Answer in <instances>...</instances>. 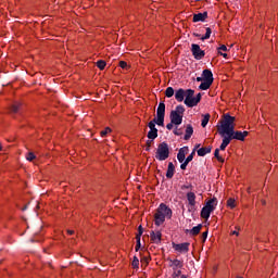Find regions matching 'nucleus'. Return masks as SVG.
I'll return each instance as SVG.
<instances>
[{
  "mask_svg": "<svg viewBox=\"0 0 278 278\" xmlns=\"http://www.w3.org/2000/svg\"><path fill=\"white\" fill-rule=\"evenodd\" d=\"M236 129V117L224 114L222 119L219 121V124L217 125V134L223 137V140L225 138H229L230 134Z\"/></svg>",
  "mask_w": 278,
  "mask_h": 278,
  "instance_id": "obj_1",
  "label": "nucleus"
},
{
  "mask_svg": "<svg viewBox=\"0 0 278 278\" xmlns=\"http://www.w3.org/2000/svg\"><path fill=\"white\" fill-rule=\"evenodd\" d=\"M170 216H173V211L167 207L166 204H160L154 214V225H156V227L164 225L166 218H170Z\"/></svg>",
  "mask_w": 278,
  "mask_h": 278,
  "instance_id": "obj_2",
  "label": "nucleus"
},
{
  "mask_svg": "<svg viewBox=\"0 0 278 278\" xmlns=\"http://www.w3.org/2000/svg\"><path fill=\"white\" fill-rule=\"evenodd\" d=\"M247 136H249V131L247 130L240 131L235 129L229 135V137H225V139H223L222 144L219 147L220 151H225L227 147H229V143L231 142V140H240L241 142H244V138H247Z\"/></svg>",
  "mask_w": 278,
  "mask_h": 278,
  "instance_id": "obj_3",
  "label": "nucleus"
},
{
  "mask_svg": "<svg viewBox=\"0 0 278 278\" xmlns=\"http://www.w3.org/2000/svg\"><path fill=\"white\" fill-rule=\"evenodd\" d=\"M166 113V104H164V102H160L157 110H156V119L154 118L153 121H151L148 124V127L150 128V130H155L157 128H155V123L159 126H163L164 125V116Z\"/></svg>",
  "mask_w": 278,
  "mask_h": 278,
  "instance_id": "obj_4",
  "label": "nucleus"
},
{
  "mask_svg": "<svg viewBox=\"0 0 278 278\" xmlns=\"http://www.w3.org/2000/svg\"><path fill=\"white\" fill-rule=\"evenodd\" d=\"M216 205H218V200H216V198L208 200L201 211V218L207 220L212 212L216 210Z\"/></svg>",
  "mask_w": 278,
  "mask_h": 278,
  "instance_id": "obj_5",
  "label": "nucleus"
},
{
  "mask_svg": "<svg viewBox=\"0 0 278 278\" xmlns=\"http://www.w3.org/2000/svg\"><path fill=\"white\" fill-rule=\"evenodd\" d=\"M184 112H186L184 105H177L176 109L170 112V123L174 125H181V123H184Z\"/></svg>",
  "mask_w": 278,
  "mask_h": 278,
  "instance_id": "obj_6",
  "label": "nucleus"
},
{
  "mask_svg": "<svg viewBox=\"0 0 278 278\" xmlns=\"http://www.w3.org/2000/svg\"><path fill=\"white\" fill-rule=\"evenodd\" d=\"M168 155H170L168 144L166 142L159 144L155 153L156 160H159V162H164V160H168Z\"/></svg>",
  "mask_w": 278,
  "mask_h": 278,
  "instance_id": "obj_7",
  "label": "nucleus"
},
{
  "mask_svg": "<svg viewBox=\"0 0 278 278\" xmlns=\"http://www.w3.org/2000/svg\"><path fill=\"white\" fill-rule=\"evenodd\" d=\"M185 105H187V108H194L199 105V99L194 97V90L187 89V98L185 99Z\"/></svg>",
  "mask_w": 278,
  "mask_h": 278,
  "instance_id": "obj_8",
  "label": "nucleus"
},
{
  "mask_svg": "<svg viewBox=\"0 0 278 278\" xmlns=\"http://www.w3.org/2000/svg\"><path fill=\"white\" fill-rule=\"evenodd\" d=\"M191 53L195 60H203L205 58V51L201 50V47L197 43L191 46Z\"/></svg>",
  "mask_w": 278,
  "mask_h": 278,
  "instance_id": "obj_9",
  "label": "nucleus"
},
{
  "mask_svg": "<svg viewBox=\"0 0 278 278\" xmlns=\"http://www.w3.org/2000/svg\"><path fill=\"white\" fill-rule=\"evenodd\" d=\"M173 249L177 253H188L190 251V243L185 242V243H173Z\"/></svg>",
  "mask_w": 278,
  "mask_h": 278,
  "instance_id": "obj_10",
  "label": "nucleus"
},
{
  "mask_svg": "<svg viewBox=\"0 0 278 278\" xmlns=\"http://www.w3.org/2000/svg\"><path fill=\"white\" fill-rule=\"evenodd\" d=\"M150 240L153 244H160L162 242V231L160 230H152L150 232Z\"/></svg>",
  "mask_w": 278,
  "mask_h": 278,
  "instance_id": "obj_11",
  "label": "nucleus"
},
{
  "mask_svg": "<svg viewBox=\"0 0 278 278\" xmlns=\"http://www.w3.org/2000/svg\"><path fill=\"white\" fill-rule=\"evenodd\" d=\"M187 200H188L190 210H194V206L197 205V194H194V192H188Z\"/></svg>",
  "mask_w": 278,
  "mask_h": 278,
  "instance_id": "obj_12",
  "label": "nucleus"
},
{
  "mask_svg": "<svg viewBox=\"0 0 278 278\" xmlns=\"http://www.w3.org/2000/svg\"><path fill=\"white\" fill-rule=\"evenodd\" d=\"M187 94H188V90L178 89V90L175 92V99H176V101H178L179 103H181V101H184V99L187 98Z\"/></svg>",
  "mask_w": 278,
  "mask_h": 278,
  "instance_id": "obj_13",
  "label": "nucleus"
},
{
  "mask_svg": "<svg viewBox=\"0 0 278 278\" xmlns=\"http://www.w3.org/2000/svg\"><path fill=\"white\" fill-rule=\"evenodd\" d=\"M169 266L173 270H179V268H184V261H179L177 258L169 260Z\"/></svg>",
  "mask_w": 278,
  "mask_h": 278,
  "instance_id": "obj_14",
  "label": "nucleus"
},
{
  "mask_svg": "<svg viewBox=\"0 0 278 278\" xmlns=\"http://www.w3.org/2000/svg\"><path fill=\"white\" fill-rule=\"evenodd\" d=\"M186 155H188V148H181L177 154V160L180 162V164H184L186 161Z\"/></svg>",
  "mask_w": 278,
  "mask_h": 278,
  "instance_id": "obj_15",
  "label": "nucleus"
},
{
  "mask_svg": "<svg viewBox=\"0 0 278 278\" xmlns=\"http://www.w3.org/2000/svg\"><path fill=\"white\" fill-rule=\"evenodd\" d=\"M203 81H211L214 84V74H212V71L204 70L202 73Z\"/></svg>",
  "mask_w": 278,
  "mask_h": 278,
  "instance_id": "obj_16",
  "label": "nucleus"
},
{
  "mask_svg": "<svg viewBox=\"0 0 278 278\" xmlns=\"http://www.w3.org/2000/svg\"><path fill=\"white\" fill-rule=\"evenodd\" d=\"M207 18V12L198 13L193 15V23H199L200 21H205Z\"/></svg>",
  "mask_w": 278,
  "mask_h": 278,
  "instance_id": "obj_17",
  "label": "nucleus"
},
{
  "mask_svg": "<svg viewBox=\"0 0 278 278\" xmlns=\"http://www.w3.org/2000/svg\"><path fill=\"white\" fill-rule=\"evenodd\" d=\"M175 175V165L173 162L168 163L166 177L167 179H173V176Z\"/></svg>",
  "mask_w": 278,
  "mask_h": 278,
  "instance_id": "obj_18",
  "label": "nucleus"
},
{
  "mask_svg": "<svg viewBox=\"0 0 278 278\" xmlns=\"http://www.w3.org/2000/svg\"><path fill=\"white\" fill-rule=\"evenodd\" d=\"M194 160V151L185 160V162L180 165L181 170H186L188 164Z\"/></svg>",
  "mask_w": 278,
  "mask_h": 278,
  "instance_id": "obj_19",
  "label": "nucleus"
},
{
  "mask_svg": "<svg viewBox=\"0 0 278 278\" xmlns=\"http://www.w3.org/2000/svg\"><path fill=\"white\" fill-rule=\"evenodd\" d=\"M193 134H194V128H192V125H187L185 140H190Z\"/></svg>",
  "mask_w": 278,
  "mask_h": 278,
  "instance_id": "obj_20",
  "label": "nucleus"
},
{
  "mask_svg": "<svg viewBox=\"0 0 278 278\" xmlns=\"http://www.w3.org/2000/svg\"><path fill=\"white\" fill-rule=\"evenodd\" d=\"M207 153H212V148H201L198 150V155L200 157H203L204 155H207Z\"/></svg>",
  "mask_w": 278,
  "mask_h": 278,
  "instance_id": "obj_21",
  "label": "nucleus"
},
{
  "mask_svg": "<svg viewBox=\"0 0 278 278\" xmlns=\"http://www.w3.org/2000/svg\"><path fill=\"white\" fill-rule=\"evenodd\" d=\"M210 86H212V80H203L200 85V90H208Z\"/></svg>",
  "mask_w": 278,
  "mask_h": 278,
  "instance_id": "obj_22",
  "label": "nucleus"
},
{
  "mask_svg": "<svg viewBox=\"0 0 278 278\" xmlns=\"http://www.w3.org/2000/svg\"><path fill=\"white\" fill-rule=\"evenodd\" d=\"M202 225H198L190 230L191 236H199L201 233Z\"/></svg>",
  "mask_w": 278,
  "mask_h": 278,
  "instance_id": "obj_23",
  "label": "nucleus"
},
{
  "mask_svg": "<svg viewBox=\"0 0 278 278\" xmlns=\"http://www.w3.org/2000/svg\"><path fill=\"white\" fill-rule=\"evenodd\" d=\"M172 278H188V276L186 275H181V270L180 269H174V273L172 275Z\"/></svg>",
  "mask_w": 278,
  "mask_h": 278,
  "instance_id": "obj_24",
  "label": "nucleus"
},
{
  "mask_svg": "<svg viewBox=\"0 0 278 278\" xmlns=\"http://www.w3.org/2000/svg\"><path fill=\"white\" fill-rule=\"evenodd\" d=\"M237 205L236 199L230 198L227 200V207H230V210H233Z\"/></svg>",
  "mask_w": 278,
  "mask_h": 278,
  "instance_id": "obj_25",
  "label": "nucleus"
},
{
  "mask_svg": "<svg viewBox=\"0 0 278 278\" xmlns=\"http://www.w3.org/2000/svg\"><path fill=\"white\" fill-rule=\"evenodd\" d=\"M148 138H149L150 140H155V138H157V129L150 130V131L148 132Z\"/></svg>",
  "mask_w": 278,
  "mask_h": 278,
  "instance_id": "obj_26",
  "label": "nucleus"
},
{
  "mask_svg": "<svg viewBox=\"0 0 278 278\" xmlns=\"http://www.w3.org/2000/svg\"><path fill=\"white\" fill-rule=\"evenodd\" d=\"M175 94V89H173V87H168L165 90V97H167L168 99H170V97H173Z\"/></svg>",
  "mask_w": 278,
  "mask_h": 278,
  "instance_id": "obj_27",
  "label": "nucleus"
},
{
  "mask_svg": "<svg viewBox=\"0 0 278 278\" xmlns=\"http://www.w3.org/2000/svg\"><path fill=\"white\" fill-rule=\"evenodd\" d=\"M203 118H202V127H207V123H210V114H205V115H202Z\"/></svg>",
  "mask_w": 278,
  "mask_h": 278,
  "instance_id": "obj_28",
  "label": "nucleus"
},
{
  "mask_svg": "<svg viewBox=\"0 0 278 278\" xmlns=\"http://www.w3.org/2000/svg\"><path fill=\"white\" fill-rule=\"evenodd\" d=\"M210 36H212V28L207 27L205 35L200 37V40H208Z\"/></svg>",
  "mask_w": 278,
  "mask_h": 278,
  "instance_id": "obj_29",
  "label": "nucleus"
},
{
  "mask_svg": "<svg viewBox=\"0 0 278 278\" xmlns=\"http://www.w3.org/2000/svg\"><path fill=\"white\" fill-rule=\"evenodd\" d=\"M220 150L219 149H216L215 150V153H214V155H215V157L218 160V162H225V159H223V156H220Z\"/></svg>",
  "mask_w": 278,
  "mask_h": 278,
  "instance_id": "obj_30",
  "label": "nucleus"
},
{
  "mask_svg": "<svg viewBox=\"0 0 278 278\" xmlns=\"http://www.w3.org/2000/svg\"><path fill=\"white\" fill-rule=\"evenodd\" d=\"M97 66H98V68H100V71H103L106 66V63H105V61L100 60L97 62Z\"/></svg>",
  "mask_w": 278,
  "mask_h": 278,
  "instance_id": "obj_31",
  "label": "nucleus"
},
{
  "mask_svg": "<svg viewBox=\"0 0 278 278\" xmlns=\"http://www.w3.org/2000/svg\"><path fill=\"white\" fill-rule=\"evenodd\" d=\"M108 134H112V128L106 127L104 130H102V131L100 132V135H101L102 138H105V136H108Z\"/></svg>",
  "mask_w": 278,
  "mask_h": 278,
  "instance_id": "obj_32",
  "label": "nucleus"
},
{
  "mask_svg": "<svg viewBox=\"0 0 278 278\" xmlns=\"http://www.w3.org/2000/svg\"><path fill=\"white\" fill-rule=\"evenodd\" d=\"M18 108H21V103L15 102L12 106H11V111L16 114V112H18Z\"/></svg>",
  "mask_w": 278,
  "mask_h": 278,
  "instance_id": "obj_33",
  "label": "nucleus"
},
{
  "mask_svg": "<svg viewBox=\"0 0 278 278\" xmlns=\"http://www.w3.org/2000/svg\"><path fill=\"white\" fill-rule=\"evenodd\" d=\"M26 160L28 162H34V160H36V156L34 155V152H29L27 155H26Z\"/></svg>",
  "mask_w": 278,
  "mask_h": 278,
  "instance_id": "obj_34",
  "label": "nucleus"
},
{
  "mask_svg": "<svg viewBox=\"0 0 278 278\" xmlns=\"http://www.w3.org/2000/svg\"><path fill=\"white\" fill-rule=\"evenodd\" d=\"M140 266V261L135 256L132 260V267L138 268Z\"/></svg>",
  "mask_w": 278,
  "mask_h": 278,
  "instance_id": "obj_35",
  "label": "nucleus"
},
{
  "mask_svg": "<svg viewBox=\"0 0 278 278\" xmlns=\"http://www.w3.org/2000/svg\"><path fill=\"white\" fill-rule=\"evenodd\" d=\"M136 240H137V244H136L135 250L136 251H140V247H141V244H140V236H136Z\"/></svg>",
  "mask_w": 278,
  "mask_h": 278,
  "instance_id": "obj_36",
  "label": "nucleus"
},
{
  "mask_svg": "<svg viewBox=\"0 0 278 278\" xmlns=\"http://www.w3.org/2000/svg\"><path fill=\"white\" fill-rule=\"evenodd\" d=\"M119 66H121V68L126 70V71H127V68H129V65H127V62H125V61H121Z\"/></svg>",
  "mask_w": 278,
  "mask_h": 278,
  "instance_id": "obj_37",
  "label": "nucleus"
},
{
  "mask_svg": "<svg viewBox=\"0 0 278 278\" xmlns=\"http://www.w3.org/2000/svg\"><path fill=\"white\" fill-rule=\"evenodd\" d=\"M174 134H175V136H181L184 134V131L181 130V128H175Z\"/></svg>",
  "mask_w": 278,
  "mask_h": 278,
  "instance_id": "obj_38",
  "label": "nucleus"
},
{
  "mask_svg": "<svg viewBox=\"0 0 278 278\" xmlns=\"http://www.w3.org/2000/svg\"><path fill=\"white\" fill-rule=\"evenodd\" d=\"M218 51H229V49H227V46L222 45V46L218 48Z\"/></svg>",
  "mask_w": 278,
  "mask_h": 278,
  "instance_id": "obj_39",
  "label": "nucleus"
},
{
  "mask_svg": "<svg viewBox=\"0 0 278 278\" xmlns=\"http://www.w3.org/2000/svg\"><path fill=\"white\" fill-rule=\"evenodd\" d=\"M173 127H175V124L173 122L166 125V129H168L169 131L170 129H173Z\"/></svg>",
  "mask_w": 278,
  "mask_h": 278,
  "instance_id": "obj_40",
  "label": "nucleus"
},
{
  "mask_svg": "<svg viewBox=\"0 0 278 278\" xmlns=\"http://www.w3.org/2000/svg\"><path fill=\"white\" fill-rule=\"evenodd\" d=\"M142 233H143L142 226H139L137 236H139V238H141Z\"/></svg>",
  "mask_w": 278,
  "mask_h": 278,
  "instance_id": "obj_41",
  "label": "nucleus"
},
{
  "mask_svg": "<svg viewBox=\"0 0 278 278\" xmlns=\"http://www.w3.org/2000/svg\"><path fill=\"white\" fill-rule=\"evenodd\" d=\"M190 188H192L191 185H185L181 187V190H190Z\"/></svg>",
  "mask_w": 278,
  "mask_h": 278,
  "instance_id": "obj_42",
  "label": "nucleus"
},
{
  "mask_svg": "<svg viewBox=\"0 0 278 278\" xmlns=\"http://www.w3.org/2000/svg\"><path fill=\"white\" fill-rule=\"evenodd\" d=\"M202 239H203V242H205V240H207V231L202 233Z\"/></svg>",
  "mask_w": 278,
  "mask_h": 278,
  "instance_id": "obj_43",
  "label": "nucleus"
},
{
  "mask_svg": "<svg viewBox=\"0 0 278 278\" xmlns=\"http://www.w3.org/2000/svg\"><path fill=\"white\" fill-rule=\"evenodd\" d=\"M195 99H198V103H200L201 102V93H198Z\"/></svg>",
  "mask_w": 278,
  "mask_h": 278,
  "instance_id": "obj_44",
  "label": "nucleus"
},
{
  "mask_svg": "<svg viewBox=\"0 0 278 278\" xmlns=\"http://www.w3.org/2000/svg\"><path fill=\"white\" fill-rule=\"evenodd\" d=\"M219 55H223L225 59H227V53H223L220 51H218Z\"/></svg>",
  "mask_w": 278,
  "mask_h": 278,
  "instance_id": "obj_45",
  "label": "nucleus"
},
{
  "mask_svg": "<svg viewBox=\"0 0 278 278\" xmlns=\"http://www.w3.org/2000/svg\"><path fill=\"white\" fill-rule=\"evenodd\" d=\"M67 233H68L70 236H73V233H75V230H67Z\"/></svg>",
  "mask_w": 278,
  "mask_h": 278,
  "instance_id": "obj_46",
  "label": "nucleus"
},
{
  "mask_svg": "<svg viewBox=\"0 0 278 278\" xmlns=\"http://www.w3.org/2000/svg\"><path fill=\"white\" fill-rule=\"evenodd\" d=\"M197 81H203V76L202 77H198Z\"/></svg>",
  "mask_w": 278,
  "mask_h": 278,
  "instance_id": "obj_47",
  "label": "nucleus"
},
{
  "mask_svg": "<svg viewBox=\"0 0 278 278\" xmlns=\"http://www.w3.org/2000/svg\"><path fill=\"white\" fill-rule=\"evenodd\" d=\"M193 36H195V38H201V35L199 34H193Z\"/></svg>",
  "mask_w": 278,
  "mask_h": 278,
  "instance_id": "obj_48",
  "label": "nucleus"
},
{
  "mask_svg": "<svg viewBox=\"0 0 278 278\" xmlns=\"http://www.w3.org/2000/svg\"><path fill=\"white\" fill-rule=\"evenodd\" d=\"M232 235L233 236H238V231H232Z\"/></svg>",
  "mask_w": 278,
  "mask_h": 278,
  "instance_id": "obj_49",
  "label": "nucleus"
},
{
  "mask_svg": "<svg viewBox=\"0 0 278 278\" xmlns=\"http://www.w3.org/2000/svg\"><path fill=\"white\" fill-rule=\"evenodd\" d=\"M0 151H3V147H1V143H0Z\"/></svg>",
  "mask_w": 278,
  "mask_h": 278,
  "instance_id": "obj_50",
  "label": "nucleus"
},
{
  "mask_svg": "<svg viewBox=\"0 0 278 278\" xmlns=\"http://www.w3.org/2000/svg\"><path fill=\"white\" fill-rule=\"evenodd\" d=\"M148 147H151V143L148 142Z\"/></svg>",
  "mask_w": 278,
  "mask_h": 278,
  "instance_id": "obj_51",
  "label": "nucleus"
}]
</instances>
